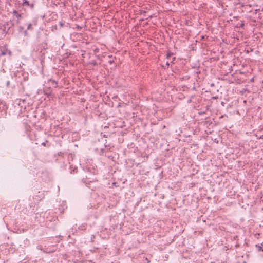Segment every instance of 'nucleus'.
Segmentation results:
<instances>
[{"mask_svg":"<svg viewBox=\"0 0 263 263\" xmlns=\"http://www.w3.org/2000/svg\"><path fill=\"white\" fill-rule=\"evenodd\" d=\"M256 247L258 248V251H263V249H262V248L260 246H256Z\"/></svg>","mask_w":263,"mask_h":263,"instance_id":"obj_1","label":"nucleus"},{"mask_svg":"<svg viewBox=\"0 0 263 263\" xmlns=\"http://www.w3.org/2000/svg\"><path fill=\"white\" fill-rule=\"evenodd\" d=\"M24 4L25 5H29V2L28 1H25L24 3Z\"/></svg>","mask_w":263,"mask_h":263,"instance_id":"obj_2","label":"nucleus"},{"mask_svg":"<svg viewBox=\"0 0 263 263\" xmlns=\"http://www.w3.org/2000/svg\"><path fill=\"white\" fill-rule=\"evenodd\" d=\"M1 54L4 55L5 54V52H2Z\"/></svg>","mask_w":263,"mask_h":263,"instance_id":"obj_3","label":"nucleus"},{"mask_svg":"<svg viewBox=\"0 0 263 263\" xmlns=\"http://www.w3.org/2000/svg\"><path fill=\"white\" fill-rule=\"evenodd\" d=\"M52 82L53 83H55V84H57V83L55 82V81H52Z\"/></svg>","mask_w":263,"mask_h":263,"instance_id":"obj_4","label":"nucleus"}]
</instances>
